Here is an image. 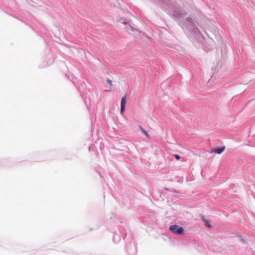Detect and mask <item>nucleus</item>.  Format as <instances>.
<instances>
[{"label": "nucleus", "instance_id": "f257e3e1", "mask_svg": "<svg viewBox=\"0 0 255 255\" xmlns=\"http://www.w3.org/2000/svg\"><path fill=\"white\" fill-rule=\"evenodd\" d=\"M169 229L174 233L178 235L184 234V230L182 227H179L178 225H172L169 227Z\"/></svg>", "mask_w": 255, "mask_h": 255}, {"label": "nucleus", "instance_id": "f03ea898", "mask_svg": "<svg viewBox=\"0 0 255 255\" xmlns=\"http://www.w3.org/2000/svg\"><path fill=\"white\" fill-rule=\"evenodd\" d=\"M127 101L126 97H123L121 100V113L123 114L126 109Z\"/></svg>", "mask_w": 255, "mask_h": 255}, {"label": "nucleus", "instance_id": "7ed1b4c3", "mask_svg": "<svg viewBox=\"0 0 255 255\" xmlns=\"http://www.w3.org/2000/svg\"><path fill=\"white\" fill-rule=\"evenodd\" d=\"M225 149V147H219L217 148H213L211 150V153H216L217 154H221Z\"/></svg>", "mask_w": 255, "mask_h": 255}, {"label": "nucleus", "instance_id": "20e7f679", "mask_svg": "<svg viewBox=\"0 0 255 255\" xmlns=\"http://www.w3.org/2000/svg\"><path fill=\"white\" fill-rule=\"evenodd\" d=\"M203 221L204 223V224L206 226L209 228L211 227V225L210 224V222L208 220L203 219Z\"/></svg>", "mask_w": 255, "mask_h": 255}, {"label": "nucleus", "instance_id": "39448f33", "mask_svg": "<svg viewBox=\"0 0 255 255\" xmlns=\"http://www.w3.org/2000/svg\"><path fill=\"white\" fill-rule=\"evenodd\" d=\"M107 82L108 83V84H109V85H110L111 87L112 86L113 81L112 80H111L110 79H108Z\"/></svg>", "mask_w": 255, "mask_h": 255}, {"label": "nucleus", "instance_id": "423d86ee", "mask_svg": "<svg viewBox=\"0 0 255 255\" xmlns=\"http://www.w3.org/2000/svg\"><path fill=\"white\" fill-rule=\"evenodd\" d=\"M143 133L147 137H150L149 134L147 132L146 130H144Z\"/></svg>", "mask_w": 255, "mask_h": 255}, {"label": "nucleus", "instance_id": "0eeeda50", "mask_svg": "<svg viewBox=\"0 0 255 255\" xmlns=\"http://www.w3.org/2000/svg\"><path fill=\"white\" fill-rule=\"evenodd\" d=\"M174 156L177 160H179L180 158V156L178 154H175Z\"/></svg>", "mask_w": 255, "mask_h": 255}, {"label": "nucleus", "instance_id": "6e6552de", "mask_svg": "<svg viewBox=\"0 0 255 255\" xmlns=\"http://www.w3.org/2000/svg\"><path fill=\"white\" fill-rule=\"evenodd\" d=\"M140 128L142 132L145 130L141 127H140Z\"/></svg>", "mask_w": 255, "mask_h": 255}, {"label": "nucleus", "instance_id": "1a4fd4ad", "mask_svg": "<svg viewBox=\"0 0 255 255\" xmlns=\"http://www.w3.org/2000/svg\"><path fill=\"white\" fill-rule=\"evenodd\" d=\"M111 87H110V89H109V90H107V91H110V90H111Z\"/></svg>", "mask_w": 255, "mask_h": 255}]
</instances>
